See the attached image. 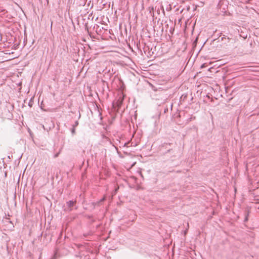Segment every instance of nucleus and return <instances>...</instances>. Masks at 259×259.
Segmentation results:
<instances>
[{
	"mask_svg": "<svg viewBox=\"0 0 259 259\" xmlns=\"http://www.w3.org/2000/svg\"><path fill=\"white\" fill-rule=\"evenodd\" d=\"M172 143H164L161 144V148L166 149V151L163 153L164 155H166L168 153H171L172 157L176 156L175 151L172 149Z\"/></svg>",
	"mask_w": 259,
	"mask_h": 259,
	"instance_id": "obj_1",
	"label": "nucleus"
},
{
	"mask_svg": "<svg viewBox=\"0 0 259 259\" xmlns=\"http://www.w3.org/2000/svg\"><path fill=\"white\" fill-rule=\"evenodd\" d=\"M123 99H124L123 96H120L116 100V102L113 103L114 105H116V106L118 108V109H119L120 108V107L121 106L122 103H123Z\"/></svg>",
	"mask_w": 259,
	"mask_h": 259,
	"instance_id": "obj_2",
	"label": "nucleus"
},
{
	"mask_svg": "<svg viewBox=\"0 0 259 259\" xmlns=\"http://www.w3.org/2000/svg\"><path fill=\"white\" fill-rule=\"evenodd\" d=\"M76 201H68L66 202L67 206L69 208V211L72 210L71 207L75 206Z\"/></svg>",
	"mask_w": 259,
	"mask_h": 259,
	"instance_id": "obj_3",
	"label": "nucleus"
},
{
	"mask_svg": "<svg viewBox=\"0 0 259 259\" xmlns=\"http://www.w3.org/2000/svg\"><path fill=\"white\" fill-rule=\"evenodd\" d=\"M248 213H249V212L247 211L246 212V214H245V218L244 219V222H247L248 221Z\"/></svg>",
	"mask_w": 259,
	"mask_h": 259,
	"instance_id": "obj_4",
	"label": "nucleus"
},
{
	"mask_svg": "<svg viewBox=\"0 0 259 259\" xmlns=\"http://www.w3.org/2000/svg\"><path fill=\"white\" fill-rule=\"evenodd\" d=\"M78 125V121H76L74 123V124L73 125V127H75Z\"/></svg>",
	"mask_w": 259,
	"mask_h": 259,
	"instance_id": "obj_5",
	"label": "nucleus"
},
{
	"mask_svg": "<svg viewBox=\"0 0 259 259\" xmlns=\"http://www.w3.org/2000/svg\"><path fill=\"white\" fill-rule=\"evenodd\" d=\"M75 127H73L72 130H71V133L72 134H75Z\"/></svg>",
	"mask_w": 259,
	"mask_h": 259,
	"instance_id": "obj_6",
	"label": "nucleus"
},
{
	"mask_svg": "<svg viewBox=\"0 0 259 259\" xmlns=\"http://www.w3.org/2000/svg\"><path fill=\"white\" fill-rule=\"evenodd\" d=\"M224 3V2H222V1H220V2L218 4V7L219 8H221V5H222V3Z\"/></svg>",
	"mask_w": 259,
	"mask_h": 259,
	"instance_id": "obj_7",
	"label": "nucleus"
},
{
	"mask_svg": "<svg viewBox=\"0 0 259 259\" xmlns=\"http://www.w3.org/2000/svg\"><path fill=\"white\" fill-rule=\"evenodd\" d=\"M60 153V151L54 155V158L57 157Z\"/></svg>",
	"mask_w": 259,
	"mask_h": 259,
	"instance_id": "obj_8",
	"label": "nucleus"
},
{
	"mask_svg": "<svg viewBox=\"0 0 259 259\" xmlns=\"http://www.w3.org/2000/svg\"><path fill=\"white\" fill-rule=\"evenodd\" d=\"M28 105L29 107H31L32 106V102H31V101L30 100L29 104H28Z\"/></svg>",
	"mask_w": 259,
	"mask_h": 259,
	"instance_id": "obj_9",
	"label": "nucleus"
},
{
	"mask_svg": "<svg viewBox=\"0 0 259 259\" xmlns=\"http://www.w3.org/2000/svg\"><path fill=\"white\" fill-rule=\"evenodd\" d=\"M206 66V64H203L201 65V68H204Z\"/></svg>",
	"mask_w": 259,
	"mask_h": 259,
	"instance_id": "obj_10",
	"label": "nucleus"
},
{
	"mask_svg": "<svg viewBox=\"0 0 259 259\" xmlns=\"http://www.w3.org/2000/svg\"><path fill=\"white\" fill-rule=\"evenodd\" d=\"M130 142H127V143H124V146H128V145L129 144Z\"/></svg>",
	"mask_w": 259,
	"mask_h": 259,
	"instance_id": "obj_11",
	"label": "nucleus"
},
{
	"mask_svg": "<svg viewBox=\"0 0 259 259\" xmlns=\"http://www.w3.org/2000/svg\"><path fill=\"white\" fill-rule=\"evenodd\" d=\"M187 232V230H185L184 232V234H186Z\"/></svg>",
	"mask_w": 259,
	"mask_h": 259,
	"instance_id": "obj_12",
	"label": "nucleus"
},
{
	"mask_svg": "<svg viewBox=\"0 0 259 259\" xmlns=\"http://www.w3.org/2000/svg\"><path fill=\"white\" fill-rule=\"evenodd\" d=\"M104 198H103V199H102V200H101V201H104Z\"/></svg>",
	"mask_w": 259,
	"mask_h": 259,
	"instance_id": "obj_13",
	"label": "nucleus"
},
{
	"mask_svg": "<svg viewBox=\"0 0 259 259\" xmlns=\"http://www.w3.org/2000/svg\"><path fill=\"white\" fill-rule=\"evenodd\" d=\"M52 24H53V22H51V27H52Z\"/></svg>",
	"mask_w": 259,
	"mask_h": 259,
	"instance_id": "obj_14",
	"label": "nucleus"
},
{
	"mask_svg": "<svg viewBox=\"0 0 259 259\" xmlns=\"http://www.w3.org/2000/svg\"><path fill=\"white\" fill-rule=\"evenodd\" d=\"M225 37H222V40H223V39Z\"/></svg>",
	"mask_w": 259,
	"mask_h": 259,
	"instance_id": "obj_15",
	"label": "nucleus"
}]
</instances>
